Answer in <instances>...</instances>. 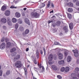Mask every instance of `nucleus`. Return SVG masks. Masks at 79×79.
Segmentation results:
<instances>
[{
    "mask_svg": "<svg viewBox=\"0 0 79 79\" xmlns=\"http://www.w3.org/2000/svg\"><path fill=\"white\" fill-rule=\"evenodd\" d=\"M30 15L32 18H39V14L37 12H32L31 13Z\"/></svg>",
    "mask_w": 79,
    "mask_h": 79,
    "instance_id": "1",
    "label": "nucleus"
},
{
    "mask_svg": "<svg viewBox=\"0 0 79 79\" xmlns=\"http://www.w3.org/2000/svg\"><path fill=\"white\" fill-rule=\"evenodd\" d=\"M22 66L21 62L20 60H18L15 63V66H16L17 68H21Z\"/></svg>",
    "mask_w": 79,
    "mask_h": 79,
    "instance_id": "2",
    "label": "nucleus"
},
{
    "mask_svg": "<svg viewBox=\"0 0 79 79\" xmlns=\"http://www.w3.org/2000/svg\"><path fill=\"white\" fill-rule=\"evenodd\" d=\"M72 51L74 53V55L75 57H79V51H78L77 49H76L75 50H73Z\"/></svg>",
    "mask_w": 79,
    "mask_h": 79,
    "instance_id": "3",
    "label": "nucleus"
},
{
    "mask_svg": "<svg viewBox=\"0 0 79 79\" xmlns=\"http://www.w3.org/2000/svg\"><path fill=\"white\" fill-rule=\"evenodd\" d=\"M53 58V55L51 54L48 57V60H49L48 63L49 64H52V63L50 62V61H52Z\"/></svg>",
    "mask_w": 79,
    "mask_h": 79,
    "instance_id": "4",
    "label": "nucleus"
},
{
    "mask_svg": "<svg viewBox=\"0 0 79 79\" xmlns=\"http://www.w3.org/2000/svg\"><path fill=\"white\" fill-rule=\"evenodd\" d=\"M38 66H39L40 69H42V70H41L40 71V72H43V71H45V68H44V66H42V64L39 65V64H38Z\"/></svg>",
    "mask_w": 79,
    "mask_h": 79,
    "instance_id": "5",
    "label": "nucleus"
},
{
    "mask_svg": "<svg viewBox=\"0 0 79 79\" xmlns=\"http://www.w3.org/2000/svg\"><path fill=\"white\" fill-rule=\"evenodd\" d=\"M6 45L5 44V43H2L0 47L1 49H2V50L4 49L5 48Z\"/></svg>",
    "mask_w": 79,
    "mask_h": 79,
    "instance_id": "6",
    "label": "nucleus"
},
{
    "mask_svg": "<svg viewBox=\"0 0 79 79\" xmlns=\"http://www.w3.org/2000/svg\"><path fill=\"white\" fill-rule=\"evenodd\" d=\"M58 56L59 60H62L63 58V54L60 53L58 55Z\"/></svg>",
    "mask_w": 79,
    "mask_h": 79,
    "instance_id": "7",
    "label": "nucleus"
},
{
    "mask_svg": "<svg viewBox=\"0 0 79 79\" xmlns=\"http://www.w3.org/2000/svg\"><path fill=\"white\" fill-rule=\"evenodd\" d=\"M5 16H10V11L9 10H6L5 12Z\"/></svg>",
    "mask_w": 79,
    "mask_h": 79,
    "instance_id": "8",
    "label": "nucleus"
},
{
    "mask_svg": "<svg viewBox=\"0 0 79 79\" xmlns=\"http://www.w3.org/2000/svg\"><path fill=\"white\" fill-rule=\"evenodd\" d=\"M7 24L9 26H12V23L11 19L9 18L7 19Z\"/></svg>",
    "mask_w": 79,
    "mask_h": 79,
    "instance_id": "9",
    "label": "nucleus"
},
{
    "mask_svg": "<svg viewBox=\"0 0 79 79\" xmlns=\"http://www.w3.org/2000/svg\"><path fill=\"white\" fill-rule=\"evenodd\" d=\"M20 55H17L14 58V61H16V60H19V58H20Z\"/></svg>",
    "mask_w": 79,
    "mask_h": 79,
    "instance_id": "10",
    "label": "nucleus"
},
{
    "mask_svg": "<svg viewBox=\"0 0 79 79\" xmlns=\"http://www.w3.org/2000/svg\"><path fill=\"white\" fill-rule=\"evenodd\" d=\"M25 22L26 24H28V25H30V22L29 19L26 18L24 19Z\"/></svg>",
    "mask_w": 79,
    "mask_h": 79,
    "instance_id": "11",
    "label": "nucleus"
},
{
    "mask_svg": "<svg viewBox=\"0 0 79 79\" xmlns=\"http://www.w3.org/2000/svg\"><path fill=\"white\" fill-rule=\"evenodd\" d=\"M72 60V58L71 56H68L67 58V61L68 62H70Z\"/></svg>",
    "mask_w": 79,
    "mask_h": 79,
    "instance_id": "12",
    "label": "nucleus"
},
{
    "mask_svg": "<svg viewBox=\"0 0 79 79\" xmlns=\"http://www.w3.org/2000/svg\"><path fill=\"white\" fill-rule=\"evenodd\" d=\"M64 31H65V32H68V26H65L63 28Z\"/></svg>",
    "mask_w": 79,
    "mask_h": 79,
    "instance_id": "13",
    "label": "nucleus"
},
{
    "mask_svg": "<svg viewBox=\"0 0 79 79\" xmlns=\"http://www.w3.org/2000/svg\"><path fill=\"white\" fill-rule=\"evenodd\" d=\"M51 68H52L54 71H56L57 70V68L56 65H52L51 66Z\"/></svg>",
    "mask_w": 79,
    "mask_h": 79,
    "instance_id": "14",
    "label": "nucleus"
},
{
    "mask_svg": "<svg viewBox=\"0 0 79 79\" xmlns=\"http://www.w3.org/2000/svg\"><path fill=\"white\" fill-rule=\"evenodd\" d=\"M69 27L70 29L72 30V29H73V27H74V26H73V23H70L69 24Z\"/></svg>",
    "mask_w": 79,
    "mask_h": 79,
    "instance_id": "15",
    "label": "nucleus"
},
{
    "mask_svg": "<svg viewBox=\"0 0 79 79\" xmlns=\"http://www.w3.org/2000/svg\"><path fill=\"white\" fill-rule=\"evenodd\" d=\"M1 22L3 23H6L7 20L5 18H2L1 19Z\"/></svg>",
    "mask_w": 79,
    "mask_h": 79,
    "instance_id": "16",
    "label": "nucleus"
},
{
    "mask_svg": "<svg viewBox=\"0 0 79 79\" xmlns=\"http://www.w3.org/2000/svg\"><path fill=\"white\" fill-rule=\"evenodd\" d=\"M58 63L59 64L61 65V64H63L64 63V60H60L58 61Z\"/></svg>",
    "mask_w": 79,
    "mask_h": 79,
    "instance_id": "17",
    "label": "nucleus"
},
{
    "mask_svg": "<svg viewBox=\"0 0 79 79\" xmlns=\"http://www.w3.org/2000/svg\"><path fill=\"white\" fill-rule=\"evenodd\" d=\"M15 16L17 18H19L20 16H21V15H20V14L18 12H16L15 14Z\"/></svg>",
    "mask_w": 79,
    "mask_h": 79,
    "instance_id": "18",
    "label": "nucleus"
},
{
    "mask_svg": "<svg viewBox=\"0 0 79 79\" xmlns=\"http://www.w3.org/2000/svg\"><path fill=\"white\" fill-rule=\"evenodd\" d=\"M6 9V7L4 5L2 6L1 7L2 11H5Z\"/></svg>",
    "mask_w": 79,
    "mask_h": 79,
    "instance_id": "19",
    "label": "nucleus"
},
{
    "mask_svg": "<svg viewBox=\"0 0 79 79\" xmlns=\"http://www.w3.org/2000/svg\"><path fill=\"white\" fill-rule=\"evenodd\" d=\"M12 21L13 23H15L17 22V19L15 18H13L12 19Z\"/></svg>",
    "mask_w": 79,
    "mask_h": 79,
    "instance_id": "20",
    "label": "nucleus"
},
{
    "mask_svg": "<svg viewBox=\"0 0 79 79\" xmlns=\"http://www.w3.org/2000/svg\"><path fill=\"white\" fill-rule=\"evenodd\" d=\"M68 53H69L68 51L67 50H66L65 51V52H64V54L65 56V57H66L67 56V55H68Z\"/></svg>",
    "mask_w": 79,
    "mask_h": 79,
    "instance_id": "21",
    "label": "nucleus"
},
{
    "mask_svg": "<svg viewBox=\"0 0 79 79\" xmlns=\"http://www.w3.org/2000/svg\"><path fill=\"white\" fill-rule=\"evenodd\" d=\"M67 5L69 6H71V7L73 6V3L71 2H69L67 3Z\"/></svg>",
    "mask_w": 79,
    "mask_h": 79,
    "instance_id": "22",
    "label": "nucleus"
},
{
    "mask_svg": "<svg viewBox=\"0 0 79 79\" xmlns=\"http://www.w3.org/2000/svg\"><path fill=\"white\" fill-rule=\"evenodd\" d=\"M60 24L61 22H60V21H58L55 24L57 26H60Z\"/></svg>",
    "mask_w": 79,
    "mask_h": 79,
    "instance_id": "23",
    "label": "nucleus"
},
{
    "mask_svg": "<svg viewBox=\"0 0 79 79\" xmlns=\"http://www.w3.org/2000/svg\"><path fill=\"white\" fill-rule=\"evenodd\" d=\"M68 11L69 13H71V12H73V9L72 8H69L68 9Z\"/></svg>",
    "mask_w": 79,
    "mask_h": 79,
    "instance_id": "24",
    "label": "nucleus"
},
{
    "mask_svg": "<svg viewBox=\"0 0 79 79\" xmlns=\"http://www.w3.org/2000/svg\"><path fill=\"white\" fill-rule=\"evenodd\" d=\"M16 49L15 48H14L10 49V52L11 53H12V52H15V51H16Z\"/></svg>",
    "mask_w": 79,
    "mask_h": 79,
    "instance_id": "25",
    "label": "nucleus"
},
{
    "mask_svg": "<svg viewBox=\"0 0 79 79\" xmlns=\"http://www.w3.org/2000/svg\"><path fill=\"white\" fill-rule=\"evenodd\" d=\"M11 46V43L10 42L7 43V48H9Z\"/></svg>",
    "mask_w": 79,
    "mask_h": 79,
    "instance_id": "26",
    "label": "nucleus"
},
{
    "mask_svg": "<svg viewBox=\"0 0 79 79\" xmlns=\"http://www.w3.org/2000/svg\"><path fill=\"white\" fill-rule=\"evenodd\" d=\"M67 15L68 17L69 18V19H71V18H72L71 15L69 13H67Z\"/></svg>",
    "mask_w": 79,
    "mask_h": 79,
    "instance_id": "27",
    "label": "nucleus"
},
{
    "mask_svg": "<svg viewBox=\"0 0 79 79\" xmlns=\"http://www.w3.org/2000/svg\"><path fill=\"white\" fill-rule=\"evenodd\" d=\"M24 69L25 71V75L26 76L27 75V69L26 68H24Z\"/></svg>",
    "mask_w": 79,
    "mask_h": 79,
    "instance_id": "28",
    "label": "nucleus"
},
{
    "mask_svg": "<svg viewBox=\"0 0 79 79\" xmlns=\"http://www.w3.org/2000/svg\"><path fill=\"white\" fill-rule=\"evenodd\" d=\"M79 68H77L75 69L74 71L75 73H77L79 72Z\"/></svg>",
    "mask_w": 79,
    "mask_h": 79,
    "instance_id": "29",
    "label": "nucleus"
},
{
    "mask_svg": "<svg viewBox=\"0 0 79 79\" xmlns=\"http://www.w3.org/2000/svg\"><path fill=\"white\" fill-rule=\"evenodd\" d=\"M29 30L28 29H27L25 31V34H29Z\"/></svg>",
    "mask_w": 79,
    "mask_h": 79,
    "instance_id": "30",
    "label": "nucleus"
},
{
    "mask_svg": "<svg viewBox=\"0 0 79 79\" xmlns=\"http://www.w3.org/2000/svg\"><path fill=\"white\" fill-rule=\"evenodd\" d=\"M69 68L68 67H67L65 69V72H68L69 71Z\"/></svg>",
    "mask_w": 79,
    "mask_h": 79,
    "instance_id": "31",
    "label": "nucleus"
},
{
    "mask_svg": "<svg viewBox=\"0 0 79 79\" xmlns=\"http://www.w3.org/2000/svg\"><path fill=\"white\" fill-rule=\"evenodd\" d=\"M65 70V68L64 67H62L60 69V71L61 72H64Z\"/></svg>",
    "mask_w": 79,
    "mask_h": 79,
    "instance_id": "32",
    "label": "nucleus"
},
{
    "mask_svg": "<svg viewBox=\"0 0 79 79\" xmlns=\"http://www.w3.org/2000/svg\"><path fill=\"white\" fill-rule=\"evenodd\" d=\"M10 71L7 70L6 73V76H8V75H10Z\"/></svg>",
    "mask_w": 79,
    "mask_h": 79,
    "instance_id": "33",
    "label": "nucleus"
},
{
    "mask_svg": "<svg viewBox=\"0 0 79 79\" xmlns=\"http://www.w3.org/2000/svg\"><path fill=\"white\" fill-rule=\"evenodd\" d=\"M51 3V2H50V1H48V3L47 6V8H48L50 7V3Z\"/></svg>",
    "mask_w": 79,
    "mask_h": 79,
    "instance_id": "34",
    "label": "nucleus"
},
{
    "mask_svg": "<svg viewBox=\"0 0 79 79\" xmlns=\"http://www.w3.org/2000/svg\"><path fill=\"white\" fill-rule=\"evenodd\" d=\"M33 61L35 64H37V61H36V60L35 59H33Z\"/></svg>",
    "mask_w": 79,
    "mask_h": 79,
    "instance_id": "35",
    "label": "nucleus"
},
{
    "mask_svg": "<svg viewBox=\"0 0 79 79\" xmlns=\"http://www.w3.org/2000/svg\"><path fill=\"white\" fill-rule=\"evenodd\" d=\"M16 54V52H14V53H12L11 54V56H15Z\"/></svg>",
    "mask_w": 79,
    "mask_h": 79,
    "instance_id": "36",
    "label": "nucleus"
},
{
    "mask_svg": "<svg viewBox=\"0 0 79 79\" xmlns=\"http://www.w3.org/2000/svg\"><path fill=\"white\" fill-rule=\"evenodd\" d=\"M57 31V30L55 28L53 29V33H55V32H56Z\"/></svg>",
    "mask_w": 79,
    "mask_h": 79,
    "instance_id": "37",
    "label": "nucleus"
},
{
    "mask_svg": "<svg viewBox=\"0 0 79 79\" xmlns=\"http://www.w3.org/2000/svg\"><path fill=\"white\" fill-rule=\"evenodd\" d=\"M15 29H17L18 28V24H16L15 26Z\"/></svg>",
    "mask_w": 79,
    "mask_h": 79,
    "instance_id": "38",
    "label": "nucleus"
},
{
    "mask_svg": "<svg viewBox=\"0 0 79 79\" xmlns=\"http://www.w3.org/2000/svg\"><path fill=\"white\" fill-rule=\"evenodd\" d=\"M2 28L5 30L6 29V27L5 25L2 26Z\"/></svg>",
    "mask_w": 79,
    "mask_h": 79,
    "instance_id": "39",
    "label": "nucleus"
},
{
    "mask_svg": "<svg viewBox=\"0 0 79 79\" xmlns=\"http://www.w3.org/2000/svg\"><path fill=\"white\" fill-rule=\"evenodd\" d=\"M75 76V74H74V73H72L71 74V77H72V79H73V77H74V76Z\"/></svg>",
    "mask_w": 79,
    "mask_h": 79,
    "instance_id": "40",
    "label": "nucleus"
},
{
    "mask_svg": "<svg viewBox=\"0 0 79 79\" xmlns=\"http://www.w3.org/2000/svg\"><path fill=\"white\" fill-rule=\"evenodd\" d=\"M19 29L20 30V31H23V30H24V28H23V27H19Z\"/></svg>",
    "mask_w": 79,
    "mask_h": 79,
    "instance_id": "41",
    "label": "nucleus"
},
{
    "mask_svg": "<svg viewBox=\"0 0 79 79\" xmlns=\"http://www.w3.org/2000/svg\"><path fill=\"white\" fill-rule=\"evenodd\" d=\"M10 8H16L17 7H15L14 6H12L10 7Z\"/></svg>",
    "mask_w": 79,
    "mask_h": 79,
    "instance_id": "42",
    "label": "nucleus"
},
{
    "mask_svg": "<svg viewBox=\"0 0 79 79\" xmlns=\"http://www.w3.org/2000/svg\"><path fill=\"white\" fill-rule=\"evenodd\" d=\"M22 16H25V12L22 11Z\"/></svg>",
    "mask_w": 79,
    "mask_h": 79,
    "instance_id": "43",
    "label": "nucleus"
},
{
    "mask_svg": "<svg viewBox=\"0 0 79 79\" xmlns=\"http://www.w3.org/2000/svg\"><path fill=\"white\" fill-rule=\"evenodd\" d=\"M57 77V78H58L59 79H62V77H61L60 75H58Z\"/></svg>",
    "mask_w": 79,
    "mask_h": 79,
    "instance_id": "44",
    "label": "nucleus"
},
{
    "mask_svg": "<svg viewBox=\"0 0 79 79\" xmlns=\"http://www.w3.org/2000/svg\"><path fill=\"white\" fill-rule=\"evenodd\" d=\"M3 72H2V70H0V76H2V74Z\"/></svg>",
    "mask_w": 79,
    "mask_h": 79,
    "instance_id": "45",
    "label": "nucleus"
},
{
    "mask_svg": "<svg viewBox=\"0 0 79 79\" xmlns=\"http://www.w3.org/2000/svg\"><path fill=\"white\" fill-rule=\"evenodd\" d=\"M54 44L55 45H59V43H58L57 42L55 41L54 42Z\"/></svg>",
    "mask_w": 79,
    "mask_h": 79,
    "instance_id": "46",
    "label": "nucleus"
},
{
    "mask_svg": "<svg viewBox=\"0 0 79 79\" xmlns=\"http://www.w3.org/2000/svg\"><path fill=\"white\" fill-rule=\"evenodd\" d=\"M36 55H37V56H38V55H39V51H38V50H36Z\"/></svg>",
    "mask_w": 79,
    "mask_h": 79,
    "instance_id": "47",
    "label": "nucleus"
},
{
    "mask_svg": "<svg viewBox=\"0 0 79 79\" xmlns=\"http://www.w3.org/2000/svg\"><path fill=\"white\" fill-rule=\"evenodd\" d=\"M4 41H5V38H2L1 40V42H4Z\"/></svg>",
    "mask_w": 79,
    "mask_h": 79,
    "instance_id": "48",
    "label": "nucleus"
},
{
    "mask_svg": "<svg viewBox=\"0 0 79 79\" xmlns=\"http://www.w3.org/2000/svg\"><path fill=\"white\" fill-rule=\"evenodd\" d=\"M76 5L79 6V2H77L76 3Z\"/></svg>",
    "mask_w": 79,
    "mask_h": 79,
    "instance_id": "49",
    "label": "nucleus"
},
{
    "mask_svg": "<svg viewBox=\"0 0 79 79\" xmlns=\"http://www.w3.org/2000/svg\"><path fill=\"white\" fill-rule=\"evenodd\" d=\"M51 6L52 8H53L54 7V5L53 4V3H52L51 4Z\"/></svg>",
    "mask_w": 79,
    "mask_h": 79,
    "instance_id": "50",
    "label": "nucleus"
},
{
    "mask_svg": "<svg viewBox=\"0 0 79 79\" xmlns=\"http://www.w3.org/2000/svg\"><path fill=\"white\" fill-rule=\"evenodd\" d=\"M34 70L35 71H37V70H38V68H36V67H35Z\"/></svg>",
    "mask_w": 79,
    "mask_h": 79,
    "instance_id": "51",
    "label": "nucleus"
},
{
    "mask_svg": "<svg viewBox=\"0 0 79 79\" xmlns=\"http://www.w3.org/2000/svg\"><path fill=\"white\" fill-rule=\"evenodd\" d=\"M52 26L53 27H55V26H56V25H55V24L54 23L52 25Z\"/></svg>",
    "mask_w": 79,
    "mask_h": 79,
    "instance_id": "52",
    "label": "nucleus"
},
{
    "mask_svg": "<svg viewBox=\"0 0 79 79\" xmlns=\"http://www.w3.org/2000/svg\"><path fill=\"white\" fill-rule=\"evenodd\" d=\"M58 50H59V51H60V52H62V51H63V49H60V48H59V49H58Z\"/></svg>",
    "mask_w": 79,
    "mask_h": 79,
    "instance_id": "53",
    "label": "nucleus"
},
{
    "mask_svg": "<svg viewBox=\"0 0 79 79\" xmlns=\"http://www.w3.org/2000/svg\"><path fill=\"white\" fill-rule=\"evenodd\" d=\"M22 23L23 21H20L19 22V24H22Z\"/></svg>",
    "mask_w": 79,
    "mask_h": 79,
    "instance_id": "54",
    "label": "nucleus"
},
{
    "mask_svg": "<svg viewBox=\"0 0 79 79\" xmlns=\"http://www.w3.org/2000/svg\"><path fill=\"white\" fill-rule=\"evenodd\" d=\"M45 4H44V3H43L42 4V6H43V7H44V6H45Z\"/></svg>",
    "mask_w": 79,
    "mask_h": 79,
    "instance_id": "55",
    "label": "nucleus"
},
{
    "mask_svg": "<svg viewBox=\"0 0 79 79\" xmlns=\"http://www.w3.org/2000/svg\"><path fill=\"white\" fill-rule=\"evenodd\" d=\"M52 21L51 20H49V21H48V24H50V23H52Z\"/></svg>",
    "mask_w": 79,
    "mask_h": 79,
    "instance_id": "56",
    "label": "nucleus"
},
{
    "mask_svg": "<svg viewBox=\"0 0 79 79\" xmlns=\"http://www.w3.org/2000/svg\"><path fill=\"white\" fill-rule=\"evenodd\" d=\"M77 63L78 64L79 63V59H77Z\"/></svg>",
    "mask_w": 79,
    "mask_h": 79,
    "instance_id": "57",
    "label": "nucleus"
},
{
    "mask_svg": "<svg viewBox=\"0 0 79 79\" xmlns=\"http://www.w3.org/2000/svg\"><path fill=\"white\" fill-rule=\"evenodd\" d=\"M28 51H29V48H27L26 49V52H28Z\"/></svg>",
    "mask_w": 79,
    "mask_h": 79,
    "instance_id": "58",
    "label": "nucleus"
},
{
    "mask_svg": "<svg viewBox=\"0 0 79 79\" xmlns=\"http://www.w3.org/2000/svg\"><path fill=\"white\" fill-rule=\"evenodd\" d=\"M62 35H63V34L62 33H60V34H59V35H60V36H61Z\"/></svg>",
    "mask_w": 79,
    "mask_h": 79,
    "instance_id": "59",
    "label": "nucleus"
},
{
    "mask_svg": "<svg viewBox=\"0 0 79 79\" xmlns=\"http://www.w3.org/2000/svg\"><path fill=\"white\" fill-rule=\"evenodd\" d=\"M40 53L41 54H42L43 53V52H42V50H41L40 51Z\"/></svg>",
    "mask_w": 79,
    "mask_h": 79,
    "instance_id": "60",
    "label": "nucleus"
},
{
    "mask_svg": "<svg viewBox=\"0 0 79 79\" xmlns=\"http://www.w3.org/2000/svg\"><path fill=\"white\" fill-rule=\"evenodd\" d=\"M44 52H45V48H43Z\"/></svg>",
    "mask_w": 79,
    "mask_h": 79,
    "instance_id": "61",
    "label": "nucleus"
},
{
    "mask_svg": "<svg viewBox=\"0 0 79 79\" xmlns=\"http://www.w3.org/2000/svg\"><path fill=\"white\" fill-rule=\"evenodd\" d=\"M53 13V10H52V11L50 12V13Z\"/></svg>",
    "mask_w": 79,
    "mask_h": 79,
    "instance_id": "62",
    "label": "nucleus"
},
{
    "mask_svg": "<svg viewBox=\"0 0 79 79\" xmlns=\"http://www.w3.org/2000/svg\"><path fill=\"white\" fill-rule=\"evenodd\" d=\"M26 9H27L26 8H23L24 10H26Z\"/></svg>",
    "mask_w": 79,
    "mask_h": 79,
    "instance_id": "63",
    "label": "nucleus"
},
{
    "mask_svg": "<svg viewBox=\"0 0 79 79\" xmlns=\"http://www.w3.org/2000/svg\"><path fill=\"white\" fill-rule=\"evenodd\" d=\"M16 79H22L21 78H20V77H18Z\"/></svg>",
    "mask_w": 79,
    "mask_h": 79,
    "instance_id": "64",
    "label": "nucleus"
}]
</instances>
